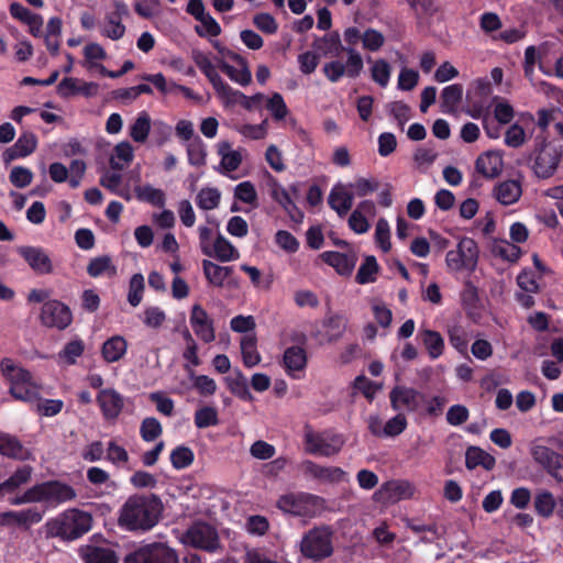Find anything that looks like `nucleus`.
<instances>
[{
	"instance_id": "f257e3e1",
	"label": "nucleus",
	"mask_w": 563,
	"mask_h": 563,
	"mask_svg": "<svg viewBox=\"0 0 563 563\" xmlns=\"http://www.w3.org/2000/svg\"><path fill=\"white\" fill-rule=\"evenodd\" d=\"M0 371L9 383V394L14 399L31 405L38 416L54 417L63 410L64 401L42 398L43 385L34 378L30 371L16 364L12 358H2Z\"/></svg>"
},
{
	"instance_id": "f03ea898",
	"label": "nucleus",
	"mask_w": 563,
	"mask_h": 563,
	"mask_svg": "<svg viewBox=\"0 0 563 563\" xmlns=\"http://www.w3.org/2000/svg\"><path fill=\"white\" fill-rule=\"evenodd\" d=\"M162 511L163 504L156 495H132L120 509L119 525L130 531H147L158 522Z\"/></svg>"
},
{
	"instance_id": "7ed1b4c3",
	"label": "nucleus",
	"mask_w": 563,
	"mask_h": 563,
	"mask_svg": "<svg viewBox=\"0 0 563 563\" xmlns=\"http://www.w3.org/2000/svg\"><path fill=\"white\" fill-rule=\"evenodd\" d=\"M363 32L356 26L346 27L343 32V40L347 46L342 49L346 53V60H332L323 65L322 71L331 82H338L344 76L357 78L364 68L362 55L356 51L355 45L362 42Z\"/></svg>"
},
{
	"instance_id": "20e7f679",
	"label": "nucleus",
	"mask_w": 563,
	"mask_h": 563,
	"mask_svg": "<svg viewBox=\"0 0 563 563\" xmlns=\"http://www.w3.org/2000/svg\"><path fill=\"white\" fill-rule=\"evenodd\" d=\"M76 497L75 489L62 482L49 481L27 488L22 495L9 498L12 506L43 503L56 507Z\"/></svg>"
},
{
	"instance_id": "39448f33",
	"label": "nucleus",
	"mask_w": 563,
	"mask_h": 563,
	"mask_svg": "<svg viewBox=\"0 0 563 563\" xmlns=\"http://www.w3.org/2000/svg\"><path fill=\"white\" fill-rule=\"evenodd\" d=\"M92 518L88 512L68 509L47 521V533L64 540H76L91 529Z\"/></svg>"
},
{
	"instance_id": "423d86ee",
	"label": "nucleus",
	"mask_w": 563,
	"mask_h": 563,
	"mask_svg": "<svg viewBox=\"0 0 563 563\" xmlns=\"http://www.w3.org/2000/svg\"><path fill=\"white\" fill-rule=\"evenodd\" d=\"M192 60L201 73L208 78L218 97L227 106L242 104L244 108H249V100L246 96L239 90L233 89L229 86L218 74L214 64L207 54L201 51H192Z\"/></svg>"
},
{
	"instance_id": "0eeeda50",
	"label": "nucleus",
	"mask_w": 563,
	"mask_h": 563,
	"mask_svg": "<svg viewBox=\"0 0 563 563\" xmlns=\"http://www.w3.org/2000/svg\"><path fill=\"white\" fill-rule=\"evenodd\" d=\"M299 549L301 554L312 562L330 558L334 552L333 530L329 526L308 530L300 540Z\"/></svg>"
},
{
	"instance_id": "6e6552de",
	"label": "nucleus",
	"mask_w": 563,
	"mask_h": 563,
	"mask_svg": "<svg viewBox=\"0 0 563 563\" xmlns=\"http://www.w3.org/2000/svg\"><path fill=\"white\" fill-rule=\"evenodd\" d=\"M323 504L322 498L307 493H289L277 501L278 508L284 512L310 518L321 511Z\"/></svg>"
},
{
	"instance_id": "1a4fd4ad",
	"label": "nucleus",
	"mask_w": 563,
	"mask_h": 563,
	"mask_svg": "<svg viewBox=\"0 0 563 563\" xmlns=\"http://www.w3.org/2000/svg\"><path fill=\"white\" fill-rule=\"evenodd\" d=\"M303 439L306 451L321 456L335 455L344 445L342 435L332 431L316 432L310 427L305 428Z\"/></svg>"
},
{
	"instance_id": "9d476101",
	"label": "nucleus",
	"mask_w": 563,
	"mask_h": 563,
	"mask_svg": "<svg viewBox=\"0 0 563 563\" xmlns=\"http://www.w3.org/2000/svg\"><path fill=\"white\" fill-rule=\"evenodd\" d=\"M563 151L551 144L544 143L536 150L532 161V172L539 179L552 177L561 163Z\"/></svg>"
},
{
	"instance_id": "9b49d317",
	"label": "nucleus",
	"mask_w": 563,
	"mask_h": 563,
	"mask_svg": "<svg viewBox=\"0 0 563 563\" xmlns=\"http://www.w3.org/2000/svg\"><path fill=\"white\" fill-rule=\"evenodd\" d=\"M478 247L471 238H463L457 243L455 250L446 253L445 263L450 271L459 272L462 269L473 271L477 265Z\"/></svg>"
},
{
	"instance_id": "f8f14e48",
	"label": "nucleus",
	"mask_w": 563,
	"mask_h": 563,
	"mask_svg": "<svg viewBox=\"0 0 563 563\" xmlns=\"http://www.w3.org/2000/svg\"><path fill=\"white\" fill-rule=\"evenodd\" d=\"M180 541L185 545L208 552H216L220 549V540L217 530L203 522H196L181 536Z\"/></svg>"
},
{
	"instance_id": "ddd939ff",
	"label": "nucleus",
	"mask_w": 563,
	"mask_h": 563,
	"mask_svg": "<svg viewBox=\"0 0 563 563\" xmlns=\"http://www.w3.org/2000/svg\"><path fill=\"white\" fill-rule=\"evenodd\" d=\"M38 319L45 328L65 330L73 322V313L64 302L49 299L43 303Z\"/></svg>"
},
{
	"instance_id": "4468645a",
	"label": "nucleus",
	"mask_w": 563,
	"mask_h": 563,
	"mask_svg": "<svg viewBox=\"0 0 563 563\" xmlns=\"http://www.w3.org/2000/svg\"><path fill=\"white\" fill-rule=\"evenodd\" d=\"M123 563H179L178 555L163 543H153L130 553Z\"/></svg>"
},
{
	"instance_id": "2eb2a0df",
	"label": "nucleus",
	"mask_w": 563,
	"mask_h": 563,
	"mask_svg": "<svg viewBox=\"0 0 563 563\" xmlns=\"http://www.w3.org/2000/svg\"><path fill=\"white\" fill-rule=\"evenodd\" d=\"M390 406L395 411L416 412L422 407L424 394L405 385H396L389 393Z\"/></svg>"
},
{
	"instance_id": "dca6fc26",
	"label": "nucleus",
	"mask_w": 563,
	"mask_h": 563,
	"mask_svg": "<svg viewBox=\"0 0 563 563\" xmlns=\"http://www.w3.org/2000/svg\"><path fill=\"white\" fill-rule=\"evenodd\" d=\"M44 510L30 507L22 510H8L0 514V526L8 528L30 529L43 520Z\"/></svg>"
},
{
	"instance_id": "f3484780",
	"label": "nucleus",
	"mask_w": 563,
	"mask_h": 563,
	"mask_svg": "<svg viewBox=\"0 0 563 563\" xmlns=\"http://www.w3.org/2000/svg\"><path fill=\"white\" fill-rule=\"evenodd\" d=\"M16 252L35 274L48 275L53 273L54 265L45 249L23 245L19 246Z\"/></svg>"
},
{
	"instance_id": "a211bd4d",
	"label": "nucleus",
	"mask_w": 563,
	"mask_h": 563,
	"mask_svg": "<svg viewBox=\"0 0 563 563\" xmlns=\"http://www.w3.org/2000/svg\"><path fill=\"white\" fill-rule=\"evenodd\" d=\"M299 470L302 474L320 483H340L346 479V473L336 466H322L310 460L300 463Z\"/></svg>"
},
{
	"instance_id": "6ab92c4d",
	"label": "nucleus",
	"mask_w": 563,
	"mask_h": 563,
	"mask_svg": "<svg viewBox=\"0 0 563 563\" xmlns=\"http://www.w3.org/2000/svg\"><path fill=\"white\" fill-rule=\"evenodd\" d=\"M202 269L208 283L214 287H238L234 271L231 266H221L209 260L202 261Z\"/></svg>"
},
{
	"instance_id": "aec40b11",
	"label": "nucleus",
	"mask_w": 563,
	"mask_h": 563,
	"mask_svg": "<svg viewBox=\"0 0 563 563\" xmlns=\"http://www.w3.org/2000/svg\"><path fill=\"white\" fill-rule=\"evenodd\" d=\"M189 322L195 334L201 341L210 343L216 339L213 320L200 305L192 306Z\"/></svg>"
},
{
	"instance_id": "412c9836",
	"label": "nucleus",
	"mask_w": 563,
	"mask_h": 563,
	"mask_svg": "<svg viewBox=\"0 0 563 563\" xmlns=\"http://www.w3.org/2000/svg\"><path fill=\"white\" fill-rule=\"evenodd\" d=\"M415 493V485L408 481H389L383 484L375 495L380 500L396 503L411 498Z\"/></svg>"
},
{
	"instance_id": "4be33fe9",
	"label": "nucleus",
	"mask_w": 563,
	"mask_h": 563,
	"mask_svg": "<svg viewBox=\"0 0 563 563\" xmlns=\"http://www.w3.org/2000/svg\"><path fill=\"white\" fill-rule=\"evenodd\" d=\"M97 402L106 420H115L124 407L123 396L113 388L101 389Z\"/></svg>"
},
{
	"instance_id": "5701e85b",
	"label": "nucleus",
	"mask_w": 563,
	"mask_h": 563,
	"mask_svg": "<svg viewBox=\"0 0 563 563\" xmlns=\"http://www.w3.org/2000/svg\"><path fill=\"white\" fill-rule=\"evenodd\" d=\"M283 365L286 373L294 379L303 377L307 365V354L301 346H290L285 350Z\"/></svg>"
},
{
	"instance_id": "b1692460",
	"label": "nucleus",
	"mask_w": 563,
	"mask_h": 563,
	"mask_svg": "<svg viewBox=\"0 0 563 563\" xmlns=\"http://www.w3.org/2000/svg\"><path fill=\"white\" fill-rule=\"evenodd\" d=\"M354 201V195L350 191L347 185L338 183L335 184L328 197L329 206L343 218L351 210Z\"/></svg>"
},
{
	"instance_id": "393cba45",
	"label": "nucleus",
	"mask_w": 563,
	"mask_h": 563,
	"mask_svg": "<svg viewBox=\"0 0 563 563\" xmlns=\"http://www.w3.org/2000/svg\"><path fill=\"white\" fill-rule=\"evenodd\" d=\"M475 167L484 177L495 178L503 172V155L498 151H488L477 157Z\"/></svg>"
},
{
	"instance_id": "a878e982",
	"label": "nucleus",
	"mask_w": 563,
	"mask_h": 563,
	"mask_svg": "<svg viewBox=\"0 0 563 563\" xmlns=\"http://www.w3.org/2000/svg\"><path fill=\"white\" fill-rule=\"evenodd\" d=\"M33 468L30 465L19 467L10 477L0 483V498L15 494L32 479Z\"/></svg>"
},
{
	"instance_id": "bb28decb",
	"label": "nucleus",
	"mask_w": 563,
	"mask_h": 563,
	"mask_svg": "<svg viewBox=\"0 0 563 563\" xmlns=\"http://www.w3.org/2000/svg\"><path fill=\"white\" fill-rule=\"evenodd\" d=\"M37 146V139L34 133L25 131L21 133L13 146L4 152V159L7 162L25 157L32 154Z\"/></svg>"
},
{
	"instance_id": "cd10ccee",
	"label": "nucleus",
	"mask_w": 563,
	"mask_h": 563,
	"mask_svg": "<svg viewBox=\"0 0 563 563\" xmlns=\"http://www.w3.org/2000/svg\"><path fill=\"white\" fill-rule=\"evenodd\" d=\"M531 454L534 461L547 468L552 475H556L562 468L561 455L545 445H534L531 450Z\"/></svg>"
},
{
	"instance_id": "c85d7f7f",
	"label": "nucleus",
	"mask_w": 563,
	"mask_h": 563,
	"mask_svg": "<svg viewBox=\"0 0 563 563\" xmlns=\"http://www.w3.org/2000/svg\"><path fill=\"white\" fill-rule=\"evenodd\" d=\"M494 197L504 206H509L519 200L522 195L521 184L518 180H505L494 187Z\"/></svg>"
},
{
	"instance_id": "c756f323",
	"label": "nucleus",
	"mask_w": 563,
	"mask_h": 563,
	"mask_svg": "<svg viewBox=\"0 0 563 563\" xmlns=\"http://www.w3.org/2000/svg\"><path fill=\"white\" fill-rule=\"evenodd\" d=\"M236 66L230 65L224 59H218V66L234 82L241 86H247L252 81V73L244 58L242 62H234Z\"/></svg>"
},
{
	"instance_id": "7c9ffc66",
	"label": "nucleus",
	"mask_w": 563,
	"mask_h": 563,
	"mask_svg": "<svg viewBox=\"0 0 563 563\" xmlns=\"http://www.w3.org/2000/svg\"><path fill=\"white\" fill-rule=\"evenodd\" d=\"M217 151L221 157L220 166L223 173H231L236 170L242 163V155L240 151L233 150L228 141H221L217 144Z\"/></svg>"
},
{
	"instance_id": "2f4dec72",
	"label": "nucleus",
	"mask_w": 563,
	"mask_h": 563,
	"mask_svg": "<svg viewBox=\"0 0 563 563\" xmlns=\"http://www.w3.org/2000/svg\"><path fill=\"white\" fill-rule=\"evenodd\" d=\"M320 257L341 275L351 274L356 263V258L353 254L339 252H323Z\"/></svg>"
},
{
	"instance_id": "473e14b6",
	"label": "nucleus",
	"mask_w": 563,
	"mask_h": 563,
	"mask_svg": "<svg viewBox=\"0 0 563 563\" xmlns=\"http://www.w3.org/2000/svg\"><path fill=\"white\" fill-rule=\"evenodd\" d=\"M463 98V86L461 84L449 85L441 92V111L454 114Z\"/></svg>"
},
{
	"instance_id": "72a5a7b5",
	"label": "nucleus",
	"mask_w": 563,
	"mask_h": 563,
	"mask_svg": "<svg viewBox=\"0 0 563 563\" xmlns=\"http://www.w3.org/2000/svg\"><path fill=\"white\" fill-rule=\"evenodd\" d=\"M134 158V151L128 141L118 143L109 158L110 167L114 170H123Z\"/></svg>"
},
{
	"instance_id": "f704fd0d",
	"label": "nucleus",
	"mask_w": 563,
	"mask_h": 563,
	"mask_svg": "<svg viewBox=\"0 0 563 563\" xmlns=\"http://www.w3.org/2000/svg\"><path fill=\"white\" fill-rule=\"evenodd\" d=\"M496 460L493 455L482 450L478 446H470L465 453V466L468 470H474L477 466H483L485 470L490 471L494 468Z\"/></svg>"
},
{
	"instance_id": "c9c22d12",
	"label": "nucleus",
	"mask_w": 563,
	"mask_h": 563,
	"mask_svg": "<svg viewBox=\"0 0 563 563\" xmlns=\"http://www.w3.org/2000/svg\"><path fill=\"white\" fill-rule=\"evenodd\" d=\"M126 349V340L121 335H114L103 343L101 353L106 362L114 363L124 356Z\"/></svg>"
},
{
	"instance_id": "e433bc0d",
	"label": "nucleus",
	"mask_w": 563,
	"mask_h": 563,
	"mask_svg": "<svg viewBox=\"0 0 563 563\" xmlns=\"http://www.w3.org/2000/svg\"><path fill=\"white\" fill-rule=\"evenodd\" d=\"M419 336L421 338L431 360H437L443 354L444 340L439 332L429 329H421L419 331Z\"/></svg>"
},
{
	"instance_id": "4c0bfd02",
	"label": "nucleus",
	"mask_w": 563,
	"mask_h": 563,
	"mask_svg": "<svg viewBox=\"0 0 563 563\" xmlns=\"http://www.w3.org/2000/svg\"><path fill=\"white\" fill-rule=\"evenodd\" d=\"M212 256L220 262H232L240 258V252L228 239L219 234L213 241Z\"/></svg>"
},
{
	"instance_id": "58836bf2",
	"label": "nucleus",
	"mask_w": 563,
	"mask_h": 563,
	"mask_svg": "<svg viewBox=\"0 0 563 563\" xmlns=\"http://www.w3.org/2000/svg\"><path fill=\"white\" fill-rule=\"evenodd\" d=\"M121 183L122 176L119 173L107 170L100 177V185L102 187L129 201L132 199V192L129 187H121Z\"/></svg>"
},
{
	"instance_id": "ea45409f",
	"label": "nucleus",
	"mask_w": 563,
	"mask_h": 563,
	"mask_svg": "<svg viewBox=\"0 0 563 563\" xmlns=\"http://www.w3.org/2000/svg\"><path fill=\"white\" fill-rule=\"evenodd\" d=\"M225 383L229 390L243 400H251L252 394L249 389L247 378L241 371L235 369L231 375L225 377Z\"/></svg>"
},
{
	"instance_id": "a19ab883",
	"label": "nucleus",
	"mask_w": 563,
	"mask_h": 563,
	"mask_svg": "<svg viewBox=\"0 0 563 563\" xmlns=\"http://www.w3.org/2000/svg\"><path fill=\"white\" fill-rule=\"evenodd\" d=\"M241 353L243 364L246 367H254L262 361V357L256 349V336L254 334H246L241 339Z\"/></svg>"
},
{
	"instance_id": "79ce46f5",
	"label": "nucleus",
	"mask_w": 563,
	"mask_h": 563,
	"mask_svg": "<svg viewBox=\"0 0 563 563\" xmlns=\"http://www.w3.org/2000/svg\"><path fill=\"white\" fill-rule=\"evenodd\" d=\"M347 320L341 314L329 316L323 321V328L325 329L324 335L329 342H334L341 339L346 330Z\"/></svg>"
},
{
	"instance_id": "37998d69",
	"label": "nucleus",
	"mask_w": 563,
	"mask_h": 563,
	"mask_svg": "<svg viewBox=\"0 0 563 563\" xmlns=\"http://www.w3.org/2000/svg\"><path fill=\"white\" fill-rule=\"evenodd\" d=\"M80 554L86 563H118L114 552L110 549L85 547Z\"/></svg>"
},
{
	"instance_id": "c03bdc74",
	"label": "nucleus",
	"mask_w": 563,
	"mask_h": 563,
	"mask_svg": "<svg viewBox=\"0 0 563 563\" xmlns=\"http://www.w3.org/2000/svg\"><path fill=\"white\" fill-rule=\"evenodd\" d=\"M151 131V118L147 112L142 111L131 124L129 135L134 142L144 143Z\"/></svg>"
},
{
	"instance_id": "a18cd8bd",
	"label": "nucleus",
	"mask_w": 563,
	"mask_h": 563,
	"mask_svg": "<svg viewBox=\"0 0 563 563\" xmlns=\"http://www.w3.org/2000/svg\"><path fill=\"white\" fill-rule=\"evenodd\" d=\"M134 192L140 201L151 203L152 206L164 207L166 203L165 192L151 185L136 186Z\"/></svg>"
},
{
	"instance_id": "49530a36",
	"label": "nucleus",
	"mask_w": 563,
	"mask_h": 563,
	"mask_svg": "<svg viewBox=\"0 0 563 563\" xmlns=\"http://www.w3.org/2000/svg\"><path fill=\"white\" fill-rule=\"evenodd\" d=\"M185 368L188 373V377L192 382V387L201 395V396H212L217 391V383L213 378L207 375H197L194 368H190L188 365H185Z\"/></svg>"
},
{
	"instance_id": "de8ad7c7",
	"label": "nucleus",
	"mask_w": 563,
	"mask_h": 563,
	"mask_svg": "<svg viewBox=\"0 0 563 563\" xmlns=\"http://www.w3.org/2000/svg\"><path fill=\"white\" fill-rule=\"evenodd\" d=\"M221 200V192L214 187H203L199 190L196 197V203L199 209L209 211L219 207Z\"/></svg>"
},
{
	"instance_id": "09e8293b",
	"label": "nucleus",
	"mask_w": 563,
	"mask_h": 563,
	"mask_svg": "<svg viewBox=\"0 0 563 563\" xmlns=\"http://www.w3.org/2000/svg\"><path fill=\"white\" fill-rule=\"evenodd\" d=\"M555 505L556 501L553 494L548 490H540L534 496V510L543 518H549L553 515Z\"/></svg>"
},
{
	"instance_id": "8fccbe9b",
	"label": "nucleus",
	"mask_w": 563,
	"mask_h": 563,
	"mask_svg": "<svg viewBox=\"0 0 563 563\" xmlns=\"http://www.w3.org/2000/svg\"><path fill=\"white\" fill-rule=\"evenodd\" d=\"M100 32L103 36L113 41H118L123 37L125 33V26L119 16L107 14L103 23L100 26Z\"/></svg>"
},
{
	"instance_id": "3c124183",
	"label": "nucleus",
	"mask_w": 563,
	"mask_h": 563,
	"mask_svg": "<svg viewBox=\"0 0 563 563\" xmlns=\"http://www.w3.org/2000/svg\"><path fill=\"white\" fill-rule=\"evenodd\" d=\"M492 252L509 262H516L521 255L520 247L506 240H495L492 244Z\"/></svg>"
},
{
	"instance_id": "603ef678",
	"label": "nucleus",
	"mask_w": 563,
	"mask_h": 563,
	"mask_svg": "<svg viewBox=\"0 0 563 563\" xmlns=\"http://www.w3.org/2000/svg\"><path fill=\"white\" fill-rule=\"evenodd\" d=\"M188 162L192 166H203L207 158L206 144L199 136H196L187 144Z\"/></svg>"
},
{
	"instance_id": "864d4df0",
	"label": "nucleus",
	"mask_w": 563,
	"mask_h": 563,
	"mask_svg": "<svg viewBox=\"0 0 563 563\" xmlns=\"http://www.w3.org/2000/svg\"><path fill=\"white\" fill-rule=\"evenodd\" d=\"M22 453L23 446L14 437L0 433V454L12 459H22Z\"/></svg>"
},
{
	"instance_id": "5fc2aeb1",
	"label": "nucleus",
	"mask_w": 563,
	"mask_h": 563,
	"mask_svg": "<svg viewBox=\"0 0 563 563\" xmlns=\"http://www.w3.org/2000/svg\"><path fill=\"white\" fill-rule=\"evenodd\" d=\"M84 349L85 345L81 340H73L58 353V358L67 365L75 364L77 358L84 353Z\"/></svg>"
},
{
	"instance_id": "6e6d98bb",
	"label": "nucleus",
	"mask_w": 563,
	"mask_h": 563,
	"mask_svg": "<svg viewBox=\"0 0 563 563\" xmlns=\"http://www.w3.org/2000/svg\"><path fill=\"white\" fill-rule=\"evenodd\" d=\"M87 272L91 277H99L102 275H114L115 268L110 257L100 256L90 261Z\"/></svg>"
},
{
	"instance_id": "4d7b16f0",
	"label": "nucleus",
	"mask_w": 563,
	"mask_h": 563,
	"mask_svg": "<svg viewBox=\"0 0 563 563\" xmlns=\"http://www.w3.org/2000/svg\"><path fill=\"white\" fill-rule=\"evenodd\" d=\"M385 42V35L376 29L368 27L363 32L362 46L365 51L378 52Z\"/></svg>"
},
{
	"instance_id": "13d9d810",
	"label": "nucleus",
	"mask_w": 563,
	"mask_h": 563,
	"mask_svg": "<svg viewBox=\"0 0 563 563\" xmlns=\"http://www.w3.org/2000/svg\"><path fill=\"white\" fill-rule=\"evenodd\" d=\"M107 461L118 467H123L128 464L130 456L128 451L119 445L115 441H110L106 449Z\"/></svg>"
},
{
	"instance_id": "bf43d9fd",
	"label": "nucleus",
	"mask_w": 563,
	"mask_h": 563,
	"mask_svg": "<svg viewBox=\"0 0 563 563\" xmlns=\"http://www.w3.org/2000/svg\"><path fill=\"white\" fill-rule=\"evenodd\" d=\"M377 271L378 264L376 258L374 256H367L358 268L356 274V282L358 284H368L375 282Z\"/></svg>"
},
{
	"instance_id": "052dcab7",
	"label": "nucleus",
	"mask_w": 563,
	"mask_h": 563,
	"mask_svg": "<svg viewBox=\"0 0 563 563\" xmlns=\"http://www.w3.org/2000/svg\"><path fill=\"white\" fill-rule=\"evenodd\" d=\"M162 424L156 418H145L141 423L140 434L145 442H152L156 440L162 434Z\"/></svg>"
},
{
	"instance_id": "680f3d73",
	"label": "nucleus",
	"mask_w": 563,
	"mask_h": 563,
	"mask_svg": "<svg viewBox=\"0 0 563 563\" xmlns=\"http://www.w3.org/2000/svg\"><path fill=\"white\" fill-rule=\"evenodd\" d=\"M372 79L380 87H386L389 82L391 68L385 59H377L371 67Z\"/></svg>"
},
{
	"instance_id": "e2e57ef3",
	"label": "nucleus",
	"mask_w": 563,
	"mask_h": 563,
	"mask_svg": "<svg viewBox=\"0 0 563 563\" xmlns=\"http://www.w3.org/2000/svg\"><path fill=\"white\" fill-rule=\"evenodd\" d=\"M196 20L200 22V24L195 27L198 35L218 36L221 33L220 24L209 13H205Z\"/></svg>"
},
{
	"instance_id": "0e129e2a",
	"label": "nucleus",
	"mask_w": 563,
	"mask_h": 563,
	"mask_svg": "<svg viewBox=\"0 0 563 563\" xmlns=\"http://www.w3.org/2000/svg\"><path fill=\"white\" fill-rule=\"evenodd\" d=\"M375 241L383 252L387 253L390 247V228L386 219H378L375 228Z\"/></svg>"
},
{
	"instance_id": "69168bd1",
	"label": "nucleus",
	"mask_w": 563,
	"mask_h": 563,
	"mask_svg": "<svg viewBox=\"0 0 563 563\" xmlns=\"http://www.w3.org/2000/svg\"><path fill=\"white\" fill-rule=\"evenodd\" d=\"M218 422V412L213 407H202L195 413V424L199 429L217 426Z\"/></svg>"
},
{
	"instance_id": "338daca9",
	"label": "nucleus",
	"mask_w": 563,
	"mask_h": 563,
	"mask_svg": "<svg viewBox=\"0 0 563 563\" xmlns=\"http://www.w3.org/2000/svg\"><path fill=\"white\" fill-rule=\"evenodd\" d=\"M170 462L177 470L186 468L194 462V452L187 446H178L172 451Z\"/></svg>"
},
{
	"instance_id": "774afa93",
	"label": "nucleus",
	"mask_w": 563,
	"mask_h": 563,
	"mask_svg": "<svg viewBox=\"0 0 563 563\" xmlns=\"http://www.w3.org/2000/svg\"><path fill=\"white\" fill-rule=\"evenodd\" d=\"M234 197L244 203L255 205L257 200L255 186L249 180L240 183L234 189Z\"/></svg>"
}]
</instances>
